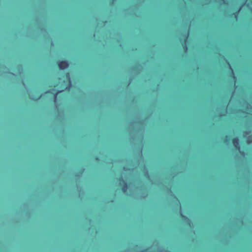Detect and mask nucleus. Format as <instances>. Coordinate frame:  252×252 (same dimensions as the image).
<instances>
[{"label": "nucleus", "mask_w": 252, "mask_h": 252, "mask_svg": "<svg viewBox=\"0 0 252 252\" xmlns=\"http://www.w3.org/2000/svg\"><path fill=\"white\" fill-rule=\"evenodd\" d=\"M118 181L120 182V184L121 185L122 191L124 193L126 192L127 189V185L126 182L122 177L118 179Z\"/></svg>", "instance_id": "obj_1"}, {"label": "nucleus", "mask_w": 252, "mask_h": 252, "mask_svg": "<svg viewBox=\"0 0 252 252\" xmlns=\"http://www.w3.org/2000/svg\"><path fill=\"white\" fill-rule=\"evenodd\" d=\"M57 63L59 68L61 70H64L69 66V63L67 61H59Z\"/></svg>", "instance_id": "obj_2"}, {"label": "nucleus", "mask_w": 252, "mask_h": 252, "mask_svg": "<svg viewBox=\"0 0 252 252\" xmlns=\"http://www.w3.org/2000/svg\"><path fill=\"white\" fill-rule=\"evenodd\" d=\"M232 142L233 145L236 149L240 148L239 139L238 137L233 138L232 139Z\"/></svg>", "instance_id": "obj_3"}, {"label": "nucleus", "mask_w": 252, "mask_h": 252, "mask_svg": "<svg viewBox=\"0 0 252 252\" xmlns=\"http://www.w3.org/2000/svg\"><path fill=\"white\" fill-rule=\"evenodd\" d=\"M240 9H241V8H239V9L237 12H236L235 13H233V15H234L235 17L236 18L238 16L239 12Z\"/></svg>", "instance_id": "obj_4"}, {"label": "nucleus", "mask_w": 252, "mask_h": 252, "mask_svg": "<svg viewBox=\"0 0 252 252\" xmlns=\"http://www.w3.org/2000/svg\"><path fill=\"white\" fill-rule=\"evenodd\" d=\"M62 92V91H58L55 94V97H56L57 95H58V94H59V93H61Z\"/></svg>", "instance_id": "obj_5"}, {"label": "nucleus", "mask_w": 252, "mask_h": 252, "mask_svg": "<svg viewBox=\"0 0 252 252\" xmlns=\"http://www.w3.org/2000/svg\"><path fill=\"white\" fill-rule=\"evenodd\" d=\"M227 141H228V136H226L225 137V138L224 140V142H227Z\"/></svg>", "instance_id": "obj_6"}, {"label": "nucleus", "mask_w": 252, "mask_h": 252, "mask_svg": "<svg viewBox=\"0 0 252 252\" xmlns=\"http://www.w3.org/2000/svg\"><path fill=\"white\" fill-rule=\"evenodd\" d=\"M188 34H186L185 35V41H187V39H188Z\"/></svg>", "instance_id": "obj_7"}, {"label": "nucleus", "mask_w": 252, "mask_h": 252, "mask_svg": "<svg viewBox=\"0 0 252 252\" xmlns=\"http://www.w3.org/2000/svg\"><path fill=\"white\" fill-rule=\"evenodd\" d=\"M252 142L250 140L249 138L247 139V143H251Z\"/></svg>", "instance_id": "obj_8"}]
</instances>
